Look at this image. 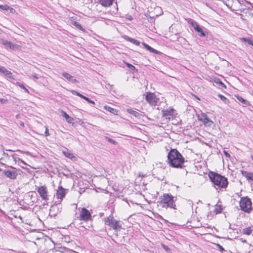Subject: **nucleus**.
<instances>
[{
	"instance_id": "f257e3e1",
	"label": "nucleus",
	"mask_w": 253,
	"mask_h": 253,
	"mask_svg": "<svg viewBox=\"0 0 253 253\" xmlns=\"http://www.w3.org/2000/svg\"><path fill=\"white\" fill-rule=\"evenodd\" d=\"M168 162L173 168H182L184 158L176 149H172L168 153Z\"/></svg>"
},
{
	"instance_id": "f03ea898",
	"label": "nucleus",
	"mask_w": 253,
	"mask_h": 253,
	"mask_svg": "<svg viewBox=\"0 0 253 253\" xmlns=\"http://www.w3.org/2000/svg\"><path fill=\"white\" fill-rule=\"evenodd\" d=\"M209 177L217 190H222L226 188L228 184L227 178L217 173L211 171Z\"/></svg>"
},
{
	"instance_id": "7ed1b4c3",
	"label": "nucleus",
	"mask_w": 253,
	"mask_h": 253,
	"mask_svg": "<svg viewBox=\"0 0 253 253\" xmlns=\"http://www.w3.org/2000/svg\"><path fill=\"white\" fill-rule=\"evenodd\" d=\"M161 203L163 208H170L176 209V205L174 201V197L169 194H164L161 200Z\"/></svg>"
},
{
	"instance_id": "20e7f679",
	"label": "nucleus",
	"mask_w": 253,
	"mask_h": 253,
	"mask_svg": "<svg viewBox=\"0 0 253 253\" xmlns=\"http://www.w3.org/2000/svg\"><path fill=\"white\" fill-rule=\"evenodd\" d=\"M252 202L250 198L248 197H242L240 201L241 209L246 212H250L252 210Z\"/></svg>"
},
{
	"instance_id": "39448f33",
	"label": "nucleus",
	"mask_w": 253,
	"mask_h": 253,
	"mask_svg": "<svg viewBox=\"0 0 253 253\" xmlns=\"http://www.w3.org/2000/svg\"><path fill=\"white\" fill-rule=\"evenodd\" d=\"M105 224L113 228L116 231L121 228V226L119 222L114 219L113 216H109L104 219Z\"/></svg>"
},
{
	"instance_id": "423d86ee",
	"label": "nucleus",
	"mask_w": 253,
	"mask_h": 253,
	"mask_svg": "<svg viewBox=\"0 0 253 253\" xmlns=\"http://www.w3.org/2000/svg\"><path fill=\"white\" fill-rule=\"evenodd\" d=\"M91 218V214L89 211L84 208H82L80 212V220L87 221L90 220Z\"/></svg>"
},
{
	"instance_id": "0eeeda50",
	"label": "nucleus",
	"mask_w": 253,
	"mask_h": 253,
	"mask_svg": "<svg viewBox=\"0 0 253 253\" xmlns=\"http://www.w3.org/2000/svg\"><path fill=\"white\" fill-rule=\"evenodd\" d=\"M37 190L43 200L47 201L48 200V190L45 185L38 187Z\"/></svg>"
},
{
	"instance_id": "6e6552de",
	"label": "nucleus",
	"mask_w": 253,
	"mask_h": 253,
	"mask_svg": "<svg viewBox=\"0 0 253 253\" xmlns=\"http://www.w3.org/2000/svg\"><path fill=\"white\" fill-rule=\"evenodd\" d=\"M198 120L201 121L206 126H210L213 124V122L211 120L205 113H201L198 115Z\"/></svg>"
},
{
	"instance_id": "1a4fd4ad",
	"label": "nucleus",
	"mask_w": 253,
	"mask_h": 253,
	"mask_svg": "<svg viewBox=\"0 0 253 253\" xmlns=\"http://www.w3.org/2000/svg\"><path fill=\"white\" fill-rule=\"evenodd\" d=\"M66 194L65 189L62 186H59L56 192V196L58 201L55 202L56 205L60 204Z\"/></svg>"
},
{
	"instance_id": "9d476101",
	"label": "nucleus",
	"mask_w": 253,
	"mask_h": 253,
	"mask_svg": "<svg viewBox=\"0 0 253 253\" xmlns=\"http://www.w3.org/2000/svg\"><path fill=\"white\" fill-rule=\"evenodd\" d=\"M162 112L163 118H165L166 120H170L173 119L175 113V110L173 109H169L164 110Z\"/></svg>"
},
{
	"instance_id": "9b49d317",
	"label": "nucleus",
	"mask_w": 253,
	"mask_h": 253,
	"mask_svg": "<svg viewBox=\"0 0 253 253\" xmlns=\"http://www.w3.org/2000/svg\"><path fill=\"white\" fill-rule=\"evenodd\" d=\"M146 100L150 105L155 106L159 99L154 93H149L146 95Z\"/></svg>"
},
{
	"instance_id": "f8f14e48",
	"label": "nucleus",
	"mask_w": 253,
	"mask_h": 253,
	"mask_svg": "<svg viewBox=\"0 0 253 253\" xmlns=\"http://www.w3.org/2000/svg\"><path fill=\"white\" fill-rule=\"evenodd\" d=\"M191 25L192 27L194 28V29L199 33V35L200 37H205L206 33L203 30L202 27L200 26V25L195 21H192L191 22Z\"/></svg>"
},
{
	"instance_id": "ddd939ff",
	"label": "nucleus",
	"mask_w": 253,
	"mask_h": 253,
	"mask_svg": "<svg viewBox=\"0 0 253 253\" xmlns=\"http://www.w3.org/2000/svg\"><path fill=\"white\" fill-rule=\"evenodd\" d=\"M3 173L4 175L11 179H16L18 175L15 170H4Z\"/></svg>"
},
{
	"instance_id": "4468645a",
	"label": "nucleus",
	"mask_w": 253,
	"mask_h": 253,
	"mask_svg": "<svg viewBox=\"0 0 253 253\" xmlns=\"http://www.w3.org/2000/svg\"><path fill=\"white\" fill-rule=\"evenodd\" d=\"M62 75L64 78H65L67 80H68L70 82H71L73 83H76L78 82V81L76 79H75L73 76H72L68 73L63 72L62 73Z\"/></svg>"
},
{
	"instance_id": "2eb2a0df",
	"label": "nucleus",
	"mask_w": 253,
	"mask_h": 253,
	"mask_svg": "<svg viewBox=\"0 0 253 253\" xmlns=\"http://www.w3.org/2000/svg\"><path fill=\"white\" fill-rule=\"evenodd\" d=\"M63 153L66 157L72 160H75L76 159V157L73 155V154L71 153L67 149L63 151Z\"/></svg>"
},
{
	"instance_id": "dca6fc26",
	"label": "nucleus",
	"mask_w": 253,
	"mask_h": 253,
	"mask_svg": "<svg viewBox=\"0 0 253 253\" xmlns=\"http://www.w3.org/2000/svg\"><path fill=\"white\" fill-rule=\"evenodd\" d=\"M242 174L245 177L247 180L253 181V173L249 172L247 171H241Z\"/></svg>"
},
{
	"instance_id": "f3484780",
	"label": "nucleus",
	"mask_w": 253,
	"mask_h": 253,
	"mask_svg": "<svg viewBox=\"0 0 253 253\" xmlns=\"http://www.w3.org/2000/svg\"><path fill=\"white\" fill-rule=\"evenodd\" d=\"M113 0H98L99 3L104 7L110 6L113 3Z\"/></svg>"
},
{
	"instance_id": "a211bd4d",
	"label": "nucleus",
	"mask_w": 253,
	"mask_h": 253,
	"mask_svg": "<svg viewBox=\"0 0 253 253\" xmlns=\"http://www.w3.org/2000/svg\"><path fill=\"white\" fill-rule=\"evenodd\" d=\"M0 72L5 76H7L9 77H11V75H12V73L4 67L0 66Z\"/></svg>"
},
{
	"instance_id": "6ab92c4d",
	"label": "nucleus",
	"mask_w": 253,
	"mask_h": 253,
	"mask_svg": "<svg viewBox=\"0 0 253 253\" xmlns=\"http://www.w3.org/2000/svg\"><path fill=\"white\" fill-rule=\"evenodd\" d=\"M142 44L143 45L144 47L148 51H149L151 52L154 53H158V51L153 48L150 46H149L148 44L145 43H142Z\"/></svg>"
},
{
	"instance_id": "aec40b11",
	"label": "nucleus",
	"mask_w": 253,
	"mask_h": 253,
	"mask_svg": "<svg viewBox=\"0 0 253 253\" xmlns=\"http://www.w3.org/2000/svg\"><path fill=\"white\" fill-rule=\"evenodd\" d=\"M75 93V94L81 97V98L84 99V100H85L86 101H87V102H88L89 103H92V104H94V102L92 100H91L88 97H86L85 96H84V95L80 94V93H79L78 92H77V91H73Z\"/></svg>"
},
{
	"instance_id": "412c9836",
	"label": "nucleus",
	"mask_w": 253,
	"mask_h": 253,
	"mask_svg": "<svg viewBox=\"0 0 253 253\" xmlns=\"http://www.w3.org/2000/svg\"><path fill=\"white\" fill-rule=\"evenodd\" d=\"M63 116L66 119L67 122L69 123H72L73 121V118L69 116L65 112L62 111Z\"/></svg>"
},
{
	"instance_id": "4be33fe9",
	"label": "nucleus",
	"mask_w": 253,
	"mask_h": 253,
	"mask_svg": "<svg viewBox=\"0 0 253 253\" xmlns=\"http://www.w3.org/2000/svg\"><path fill=\"white\" fill-rule=\"evenodd\" d=\"M128 112H129L130 114L133 115L134 117L140 118L141 115L138 112L133 110L131 109H127Z\"/></svg>"
},
{
	"instance_id": "5701e85b",
	"label": "nucleus",
	"mask_w": 253,
	"mask_h": 253,
	"mask_svg": "<svg viewBox=\"0 0 253 253\" xmlns=\"http://www.w3.org/2000/svg\"><path fill=\"white\" fill-rule=\"evenodd\" d=\"M237 99L239 101L242 103L243 104L245 105H248L250 104L248 100H246L244 99L243 98H242L241 96L237 95L236 96Z\"/></svg>"
},
{
	"instance_id": "b1692460",
	"label": "nucleus",
	"mask_w": 253,
	"mask_h": 253,
	"mask_svg": "<svg viewBox=\"0 0 253 253\" xmlns=\"http://www.w3.org/2000/svg\"><path fill=\"white\" fill-rule=\"evenodd\" d=\"M0 8L2 10H9L10 12H13V11H14L13 8L10 7L7 4L0 5Z\"/></svg>"
},
{
	"instance_id": "393cba45",
	"label": "nucleus",
	"mask_w": 253,
	"mask_h": 253,
	"mask_svg": "<svg viewBox=\"0 0 253 253\" xmlns=\"http://www.w3.org/2000/svg\"><path fill=\"white\" fill-rule=\"evenodd\" d=\"M252 229L251 227H248L247 228H244L243 230V233L244 234L249 235L252 233Z\"/></svg>"
},
{
	"instance_id": "a878e982",
	"label": "nucleus",
	"mask_w": 253,
	"mask_h": 253,
	"mask_svg": "<svg viewBox=\"0 0 253 253\" xmlns=\"http://www.w3.org/2000/svg\"><path fill=\"white\" fill-rule=\"evenodd\" d=\"M126 40L127 41L130 42L131 43H133V44L136 45H139L140 44V42L138 41L135 40L134 39H132L130 37H127L126 38Z\"/></svg>"
},
{
	"instance_id": "bb28decb",
	"label": "nucleus",
	"mask_w": 253,
	"mask_h": 253,
	"mask_svg": "<svg viewBox=\"0 0 253 253\" xmlns=\"http://www.w3.org/2000/svg\"><path fill=\"white\" fill-rule=\"evenodd\" d=\"M105 109L106 110L112 113H113V114H115V112H116V110L115 109H114L113 108H111L109 106H105L104 107Z\"/></svg>"
},
{
	"instance_id": "cd10ccee",
	"label": "nucleus",
	"mask_w": 253,
	"mask_h": 253,
	"mask_svg": "<svg viewBox=\"0 0 253 253\" xmlns=\"http://www.w3.org/2000/svg\"><path fill=\"white\" fill-rule=\"evenodd\" d=\"M241 41H244L245 42H247L249 44L252 45L253 46V41L252 40L246 38H243L241 39Z\"/></svg>"
},
{
	"instance_id": "c85d7f7f",
	"label": "nucleus",
	"mask_w": 253,
	"mask_h": 253,
	"mask_svg": "<svg viewBox=\"0 0 253 253\" xmlns=\"http://www.w3.org/2000/svg\"><path fill=\"white\" fill-rule=\"evenodd\" d=\"M16 84L18 85L19 87H20L22 89H23L25 92L29 93V91L27 88H26L23 84H21L19 82H17L16 83Z\"/></svg>"
},
{
	"instance_id": "c756f323",
	"label": "nucleus",
	"mask_w": 253,
	"mask_h": 253,
	"mask_svg": "<svg viewBox=\"0 0 253 253\" xmlns=\"http://www.w3.org/2000/svg\"><path fill=\"white\" fill-rule=\"evenodd\" d=\"M218 97L220 98V99L223 101L225 103L227 104L229 102V100L227 99L225 96L221 94H218Z\"/></svg>"
},
{
	"instance_id": "7c9ffc66",
	"label": "nucleus",
	"mask_w": 253,
	"mask_h": 253,
	"mask_svg": "<svg viewBox=\"0 0 253 253\" xmlns=\"http://www.w3.org/2000/svg\"><path fill=\"white\" fill-rule=\"evenodd\" d=\"M9 47L13 50H17L19 48V46L16 44H13L11 42Z\"/></svg>"
},
{
	"instance_id": "2f4dec72",
	"label": "nucleus",
	"mask_w": 253,
	"mask_h": 253,
	"mask_svg": "<svg viewBox=\"0 0 253 253\" xmlns=\"http://www.w3.org/2000/svg\"><path fill=\"white\" fill-rule=\"evenodd\" d=\"M105 139L107 141H108L109 142L114 144V145H116L117 144V142L116 141H115L114 140L107 137V136H105Z\"/></svg>"
},
{
	"instance_id": "473e14b6",
	"label": "nucleus",
	"mask_w": 253,
	"mask_h": 253,
	"mask_svg": "<svg viewBox=\"0 0 253 253\" xmlns=\"http://www.w3.org/2000/svg\"><path fill=\"white\" fill-rule=\"evenodd\" d=\"M125 64L126 65V66L128 68H129L130 70H131L132 71L136 70L135 67L133 65H132L128 63H125Z\"/></svg>"
},
{
	"instance_id": "72a5a7b5",
	"label": "nucleus",
	"mask_w": 253,
	"mask_h": 253,
	"mask_svg": "<svg viewBox=\"0 0 253 253\" xmlns=\"http://www.w3.org/2000/svg\"><path fill=\"white\" fill-rule=\"evenodd\" d=\"M1 43L9 47V46L11 43V42H8L7 41L3 40L1 42Z\"/></svg>"
},
{
	"instance_id": "f704fd0d",
	"label": "nucleus",
	"mask_w": 253,
	"mask_h": 253,
	"mask_svg": "<svg viewBox=\"0 0 253 253\" xmlns=\"http://www.w3.org/2000/svg\"><path fill=\"white\" fill-rule=\"evenodd\" d=\"M221 210H222V209L221 208L220 206H219L218 208H217L215 209V213L217 214V213H219L221 212Z\"/></svg>"
},
{
	"instance_id": "c9c22d12",
	"label": "nucleus",
	"mask_w": 253,
	"mask_h": 253,
	"mask_svg": "<svg viewBox=\"0 0 253 253\" xmlns=\"http://www.w3.org/2000/svg\"><path fill=\"white\" fill-rule=\"evenodd\" d=\"M45 133H45V135L46 136H49V133L48 127H46V126H45Z\"/></svg>"
},
{
	"instance_id": "e433bc0d",
	"label": "nucleus",
	"mask_w": 253,
	"mask_h": 253,
	"mask_svg": "<svg viewBox=\"0 0 253 253\" xmlns=\"http://www.w3.org/2000/svg\"><path fill=\"white\" fill-rule=\"evenodd\" d=\"M216 246H217V247L221 252H223V251H224V248L219 244H216Z\"/></svg>"
},
{
	"instance_id": "4c0bfd02",
	"label": "nucleus",
	"mask_w": 253,
	"mask_h": 253,
	"mask_svg": "<svg viewBox=\"0 0 253 253\" xmlns=\"http://www.w3.org/2000/svg\"><path fill=\"white\" fill-rule=\"evenodd\" d=\"M75 25L76 26V27L79 29H82V26H81V25L79 24H78L77 22H75Z\"/></svg>"
},
{
	"instance_id": "58836bf2",
	"label": "nucleus",
	"mask_w": 253,
	"mask_h": 253,
	"mask_svg": "<svg viewBox=\"0 0 253 253\" xmlns=\"http://www.w3.org/2000/svg\"><path fill=\"white\" fill-rule=\"evenodd\" d=\"M7 102V100L6 99H3V98H0V102L1 103H5Z\"/></svg>"
},
{
	"instance_id": "ea45409f",
	"label": "nucleus",
	"mask_w": 253,
	"mask_h": 253,
	"mask_svg": "<svg viewBox=\"0 0 253 253\" xmlns=\"http://www.w3.org/2000/svg\"><path fill=\"white\" fill-rule=\"evenodd\" d=\"M224 154L226 157H230V156L229 154L225 151H224Z\"/></svg>"
},
{
	"instance_id": "a19ab883",
	"label": "nucleus",
	"mask_w": 253,
	"mask_h": 253,
	"mask_svg": "<svg viewBox=\"0 0 253 253\" xmlns=\"http://www.w3.org/2000/svg\"><path fill=\"white\" fill-rule=\"evenodd\" d=\"M33 77L36 79H39V77L38 76V75L36 74H34L33 75H32Z\"/></svg>"
},
{
	"instance_id": "79ce46f5",
	"label": "nucleus",
	"mask_w": 253,
	"mask_h": 253,
	"mask_svg": "<svg viewBox=\"0 0 253 253\" xmlns=\"http://www.w3.org/2000/svg\"><path fill=\"white\" fill-rule=\"evenodd\" d=\"M157 9L158 10H160V11H162V9H161V7H157Z\"/></svg>"
},
{
	"instance_id": "37998d69",
	"label": "nucleus",
	"mask_w": 253,
	"mask_h": 253,
	"mask_svg": "<svg viewBox=\"0 0 253 253\" xmlns=\"http://www.w3.org/2000/svg\"><path fill=\"white\" fill-rule=\"evenodd\" d=\"M251 158H252V160L253 161V156H251Z\"/></svg>"
},
{
	"instance_id": "c03bdc74",
	"label": "nucleus",
	"mask_w": 253,
	"mask_h": 253,
	"mask_svg": "<svg viewBox=\"0 0 253 253\" xmlns=\"http://www.w3.org/2000/svg\"><path fill=\"white\" fill-rule=\"evenodd\" d=\"M220 83H221V84L224 85V84H223V83H222V82H220Z\"/></svg>"
},
{
	"instance_id": "a18cd8bd",
	"label": "nucleus",
	"mask_w": 253,
	"mask_h": 253,
	"mask_svg": "<svg viewBox=\"0 0 253 253\" xmlns=\"http://www.w3.org/2000/svg\"><path fill=\"white\" fill-rule=\"evenodd\" d=\"M1 171V169H0V171Z\"/></svg>"
}]
</instances>
